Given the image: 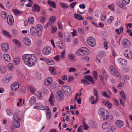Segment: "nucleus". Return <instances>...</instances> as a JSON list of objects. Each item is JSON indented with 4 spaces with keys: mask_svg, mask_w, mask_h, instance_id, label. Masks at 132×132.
Returning <instances> with one entry per match:
<instances>
[{
    "mask_svg": "<svg viewBox=\"0 0 132 132\" xmlns=\"http://www.w3.org/2000/svg\"><path fill=\"white\" fill-rule=\"evenodd\" d=\"M25 61L27 62L26 64L31 67L34 66L36 63L35 55L32 54H25Z\"/></svg>",
    "mask_w": 132,
    "mask_h": 132,
    "instance_id": "1",
    "label": "nucleus"
},
{
    "mask_svg": "<svg viewBox=\"0 0 132 132\" xmlns=\"http://www.w3.org/2000/svg\"><path fill=\"white\" fill-rule=\"evenodd\" d=\"M12 119L13 120L12 121V122L14 126V127L17 128H19L20 125V121L22 119V116H20L18 113L15 112L13 115Z\"/></svg>",
    "mask_w": 132,
    "mask_h": 132,
    "instance_id": "2",
    "label": "nucleus"
},
{
    "mask_svg": "<svg viewBox=\"0 0 132 132\" xmlns=\"http://www.w3.org/2000/svg\"><path fill=\"white\" fill-rule=\"evenodd\" d=\"M98 113L100 119L103 120L108 119L109 117V114L108 111L104 108H101L99 110Z\"/></svg>",
    "mask_w": 132,
    "mask_h": 132,
    "instance_id": "3",
    "label": "nucleus"
},
{
    "mask_svg": "<svg viewBox=\"0 0 132 132\" xmlns=\"http://www.w3.org/2000/svg\"><path fill=\"white\" fill-rule=\"evenodd\" d=\"M81 81L86 85H89L91 83L94 84L95 82V80L93 77L89 75L85 76L84 77V79L81 80Z\"/></svg>",
    "mask_w": 132,
    "mask_h": 132,
    "instance_id": "4",
    "label": "nucleus"
},
{
    "mask_svg": "<svg viewBox=\"0 0 132 132\" xmlns=\"http://www.w3.org/2000/svg\"><path fill=\"white\" fill-rule=\"evenodd\" d=\"M89 51L88 49L85 47H83L78 50L76 52V54L78 56H82L86 55Z\"/></svg>",
    "mask_w": 132,
    "mask_h": 132,
    "instance_id": "5",
    "label": "nucleus"
},
{
    "mask_svg": "<svg viewBox=\"0 0 132 132\" xmlns=\"http://www.w3.org/2000/svg\"><path fill=\"white\" fill-rule=\"evenodd\" d=\"M108 77V76L106 71L105 70H103L102 73L99 76V77L101 82L103 85H105L104 79L105 78V80H106Z\"/></svg>",
    "mask_w": 132,
    "mask_h": 132,
    "instance_id": "6",
    "label": "nucleus"
},
{
    "mask_svg": "<svg viewBox=\"0 0 132 132\" xmlns=\"http://www.w3.org/2000/svg\"><path fill=\"white\" fill-rule=\"evenodd\" d=\"M87 44L92 47L94 46L96 44V41L95 39L91 36L88 37L86 40Z\"/></svg>",
    "mask_w": 132,
    "mask_h": 132,
    "instance_id": "7",
    "label": "nucleus"
},
{
    "mask_svg": "<svg viewBox=\"0 0 132 132\" xmlns=\"http://www.w3.org/2000/svg\"><path fill=\"white\" fill-rule=\"evenodd\" d=\"M36 33L37 36L40 37L42 35L43 30V27L41 24H38L36 26Z\"/></svg>",
    "mask_w": 132,
    "mask_h": 132,
    "instance_id": "8",
    "label": "nucleus"
},
{
    "mask_svg": "<svg viewBox=\"0 0 132 132\" xmlns=\"http://www.w3.org/2000/svg\"><path fill=\"white\" fill-rule=\"evenodd\" d=\"M20 86V83L18 82H16L12 84L11 86V90L15 92L18 90Z\"/></svg>",
    "mask_w": 132,
    "mask_h": 132,
    "instance_id": "9",
    "label": "nucleus"
},
{
    "mask_svg": "<svg viewBox=\"0 0 132 132\" xmlns=\"http://www.w3.org/2000/svg\"><path fill=\"white\" fill-rule=\"evenodd\" d=\"M109 69L110 73L111 74L116 77L119 76V74L118 71L113 65H111L110 66Z\"/></svg>",
    "mask_w": 132,
    "mask_h": 132,
    "instance_id": "10",
    "label": "nucleus"
},
{
    "mask_svg": "<svg viewBox=\"0 0 132 132\" xmlns=\"http://www.w3.org/2000/svg\"><path fill=\"white\" fill-rule=\"evenodd\" d=\"M56 96V98L59 101H61L63 99L64 94L61 90H59L57 91Z\"/></svg>",
    "mask_w": 132,
    "mask_h": 132,
    "instance_id": "11",
    "label": "nucleus"
},
{
    "mask_svg": "<svg viewBox=\"0 0 132 132\" xmlns=\"http://www.w3.org/2000/svg\"><path fill=\"white\" fill-rule=\"evenodd\" d=\"M51 52V48L48 46H46L43 48V53L45 55H48Z\"/></svg>",
    "mask_w": 132,
    "mask_h": 132,
    "instance_id": "12",
    "label": "nucleus"
},
{
    "mask_svg": "<svg viewBox=\"0 0 132 132\" xmlns=\"http://www.w3.org/2000/svg\"><path fill=\"white\" fill-rule=\"evenodd\" d=\"M12 78V77L10 74H8L5 77H3L2 79V82L4 83L9 82Z\"/></svg>",
    "mask_w": 132,
    "mask_h": 132,
    "instance_id": "13",
    "label": "nucleus"
},
{
    "mask_svg": "<svg viewBox=\"0 0 132 132\" xmlns=\"http://www.w3.org/2000/svg\"><path fill=\"white\" fill-rule=\"evenodd\" d=\"M34 109H37L42 110H45V107L43 106V105L41 103H37L35 104V106L34 107Z\"/></svg>",
    "mask_w": 132,
    "mask_h": 132,
    "instance_id": "14",
    "label": "nucleus"
},
{
    "mask_svg": "<svg viewBox=\"0 0 132 132\" xmlns=\"http://www.w3.org/2000/svg\"><path fill=\"white\" fill-rule=\"evenodd\" d=\"M62 88L65 94H69L70 93L71 90L67 85H64L62 87Z\"/></svg>",
    "mask_w": 132,
    "mask_h": 132,
    "instance_id": "15",
    "label": "nucleus"
},
{
    "mask_svg": "<svg viewBox=\"0 0 132 132\" xmlns=\"http://www.w3.org/2000/svg\"><path fill=\"white\" fill-rule=\"evenodd\" d=\"M124 55L128 59H132V54L131 51L130 50H127L124 53Z\"/></svg>",
    "mask_w": 132,
    "mask_h": 132,
    "instance_id": "16",
    "label": "nucleus"
},
{
    "mask_svg": "<svg viewBox=\"0 0 132 132\" xmlns=\"http://www.w3.org/2000/svg\"><path fill=\"white\" fill-rule=\"evenodd\" d=\"M64 39L68 43L70 42L71 41V35L68 33L65 32L64 35Z\"/></svg>",
    "mask_w": 132,
    "mask_h": 132,
    "instance_id": "17",
    "label": "nucleus"
},
{
    "mask_svg": "<svg viewBox=\"0 0 132 132\" xmlns=\"http://www.w3.org/2000/svg\"><path fill=\"white\" fill-rule=\"evenodd\" d=\"M46 111V118L47 119H50L51 116V112L50 109L48 106L45 107V110Z\"/></svg>",
    "mask_w": 132,
    "mask_h": 132,
    "instance_id": "18",
    "label": "nucleus"
},
{
    "mask_svg": "<svg viewBox=\"0 0 132 132\" xmlns=\"http://www.w3.org/2000/svg\"><path fill=\"white\" fill-rule=\"evenodd\" d=\"M7 22L10 25H12L14 22V19L12 15H10L8 16L7 18Z\"/></svg>",
    "mask_w": 132,
    "mask_h": 132,
    "instance_id": "19",
    "label": "nucleus"
},
{
    "mask_svg": "<svg viewBox=\"0 0 132 132\" xmlns=\"http://www.w3.org/2000/svg\"><path fill=\"white\" fill-rule=\"evenodd\" d=\"M52 78L51 77H48L45 79L44 83L46 86H48L52 83Z\"/></svg>",
    "mask_w": 132,
    "mask_h": 132,
    "instance_id": "20",
    "label": "nucleus"
},
{
    "mask_svg": "<svg viewBox=\"0 0 132 132\" xmlns=\"http://www.w3.org/2000/svg\"><path fill=\"white\" fill-rule=\"evenodd\" d=\"M49 101L52 105L53 106L54 105L55 100L54 94L53 93H52L51 94Z\"/></svg>",
    "mask_w": 132,
    "mask_h": 132,
    "instance_id": "21",
    "label": "nucleus"
},
{
    "mask_svg": "<svg viewBox=\"0 0 132 132\" xmlns=\"http://www.w3.org/2000/svg\"><path fill=\"white\" fill-rule=\"evenodd\" d=\"M9 45L7 43H3L1 45V47L2 50L5 52H6L9 49Z\"/></svg>",
    "mask_w": 132,
    "mask_h": 132,
    "instance_id": "22",
    "label": "nucleus"
},
{
    "mask_svg": "<svg viewBox=\"0 0 132 132\" xmlns=\"http://www.w3.org/2000/svg\"><path fill=\"white\" fill-rule=\"evenodd\" d=\"M117 127L119 128H121L123 125V121L120 120H117L115 122Z\"/></svg>",
    "mask_w": 132,
    "mask_h": 132,
    "instance_id": "23",
    "label": "nucleus"
},
{
    "mask_svg": "<svg viewBox=\"0 0 132 132\" xmlns=\"http://www.w3.org/2000/svg\"><path fill=\"white\" fill-rule=\"evenodd\" d=\"M103 104L108 107L109 109H111L112 106V104L107 100H104L103 102Z\"/></svg>",
    "mask_w": 132,
    "mask_h": 132,
    "instance_id": "24",
    "label": "nucleus"
},
{
    "mask_svg": "<svg viewBox=\"0 0 132 132\" xmlns=\"http://www.w3.org/2000/svg\"><path fill=\"white\" fill-rule=\"evenodd\" d=\"M118 62L122 65H125L126 64L127 61L125 59L120 58L118 60Z\"/></svg>",
    "mask_w": 132,
    "mask_h": 132,
    "instance_id": "25",
    "label": "nucleus"
},
{
    "mask_svg": "<svg viewBox=\"0 0 132 132\" xmlns=\"http://www.w3.org/2000/svg\"><path fill=\"white\" fill-rule=\"evenodd\" d=\"M3 57L5 60L7 62H9L11 60V58L10 55L6 54L3 55Z\"/></svg>",
    "mask_w": 132,
    "mask_h": 132,
    "instance_id": "26",
    "label": "nucleus"
},
{
    "mask_svg": "<svg viewBox=\"0 0 132 132\" xmlns=\"http://www.w3.org/2000/svg\"><path fill=\"white\" fill-rule=\"evenodd\" d=\"M32 10L34 11L39 12L40 10V7L37 4H35L33 7Z\"/></svg>",
    "mask_w": 132,
    "mask_h": 132,
    "instance_id": "27",
    "label": "nucleus"
},
{
    "mask_svg": "<svg viewBox=\"0 0 132 132\" xmlns=\"http://www.w3.org/2000/svg\"><path fill=\"white\" fill-rule=\"evenodd\" d=\"M36 101V98L34 96H32L29 101V103L30 104L32 105L34 104Z\"/></svg>",
    "mask_w": 132,
    "mask_h": 132,
    "instance_id": "28",
    "label": "nucleus"
},
{
    "mask_svg": "<svg viewBox=\"0 0 132 132\" xmlns=\"http://www.w3.org/2000/svg\"><path fill=\"white\" fill-rule=\"evenodd\" d=\"M2 33L3 35L6 37L10 38L11 37L10 33L5 30H3Z\"/></svg>",
    "mask_w": 132,
    "mask_h": 132,
    "instance_id": "29",
    "label": "nucleus"
},
{
    "mask_svg": "<svg viewBox=\"0 0 132 132\" xmlns=\"http://www.w3.org/2000/svg\"><path fill=\"white\" fill-rule=\"evenodd\" d=\"M31 44V42L30 39L27 37H25V45L30 46Z\"/></svg>",
    "mask_w": 132,
    "mask_h": 132,
    "instance_id": "30",
    "label": "nucleus"
},
{
    "mask_svg": "<svg viewBox=\"0 0 132 132\" xmlns=\"http://www.w3.org/2000/svg\"><path fill=\"white\" fill-rule=\"evenodd\" d=\"M110 125L108 122H105L103 123L102 127L104 129H107L110 127Z\"/></svg>",
    "mask_w": 132,
    "mask_h": 132,
    "instance_id": "31",
    "label": "nucleus"
},
{
    "mask_svg": "<svg viewBox=\"0 0 132 132\" xmlns=\"http://www.w3.org/2000/svg\"><path fill=\"white\" fill-rule=\"evenodd\" d=\"M74 18L76 19L79 20H81L84 19V18L80 15L75 14L74 15Z\"/></svg>",
    "mask_w": 132,
    "mask_h": 132,
    "instance_id": "32",
    "label": "nucleus"
},
{
    "mask_svg": "<svg viewBox=\"0 0 132 132\" xmlns=\"http://www.w3.org/2000/svg\"><path fill=\"white\" fill-rule=\"evenodd\" d=\"M120 95L122 100L124 101H125L126 98V97L124 92L123 91H121L120 93Z\"/></svg>",
    "mask_w": 132,
    "mask_h": 132,
    "instance_id": "33",
    "label": "nucleus"
},
{
    "mask_svg": "<svg viewBox=\"0 0 132 132\" xmlns=\"http://www.w3.org/2000/svg\"><path fill=\"white\" fill-rule=\"evenodd\" d=\"M45 61L49 65H53L54 64V61L52 59H46Z\"/></svg>",
    "mask_w": 132,
    "mask_h": 132,
    "instance_id": "34",
    "label": "nucleus"
},
{
    "mask_svg": "<svg viewBox=\"0 0 132 132\" xmlns=\"http://www.w3.org/2000/svg\"><path fill=\"white\" fill-rule=\"evenodd\" d=\"M30 92L33 94L35 93L37 90V89L35 87L31 85L30 86Z\"/></svg>",
    "mask_w": 132,
    "mask_h": 132,
    "instance_id": "35",
    "label": "nucleus"
},
{
    "mask_svg": "<svg viewBox=\"0 0 132 132\" xmlns=\"http://www.w3.org/2000/svg\"><path fill=\"white\" fill-rule=\"evenodd\" d=\"M90 100L92 101L91 104H95L97 101L98 99L96 98V99H94V97L93 96H91L89 98Z\"/></svg>",
    "mask_w": 132,
    "mask_h": 132,
    "instance_id": "36",
    "label": "nucleus"
},
{
    "mask_svg": "<svg viewBox=\"0 0 132 132\" xmlns=\"http://www.w3.org/2000/svg\"><path fill=\"white\" fill-rule=\"evenodd\" d=\"M56 45L59 49H62L63 47V44L61 41L57 42Z\"/></svg>",
    "mask_w": 132,
    "mask_h": 132,
    "instance_id": "37",
    "label": "nucleus"
},
{
    "mask_svg": "<svg viewBox=\"0 0 132 132\" xmlns=\"http://www.w3.org/2000/svg\"><path fill=\"white\" fill-rule=\"evenodd\" d=\"M0 71L2 73H5L6 71L5 66L4 65H2L0 66Z\"/></svg>",
    "mask_w": 132,
    "mask_h": 132,
    "instance_id": "38",
    "label": "nucleus"
},
{
    "mask_svg": "<svg viewBox=\"0 0 132 132\" xmlns=\"http://www.w3.org/2000/svg\"><path fill=\"white\" fill-rule=\"evenodd\" d=\"M122 43L125 46H127V45L130 44L129 41L127 39H124L122 41Z\"/></svg>",
    "mask_w": 132,
    "mask_h": 132,
    "instance_id": "39",
    "label": "nucleus"
},
{
    "mask_svg": "<svg viewBox=\"0 0 132 132\" xmlns=\"http://www.w3.org/2000/svg\"><path fill=\"white\" fill-rule=\"evenodd\" d=\"M36 95L39 99H41L43 98V96L42 93L40 92H38L36 93Z\"/></svg>",
    "mask_w": 132,
    "mask_h": 132,
    "instance_id": "40",
    "label": "nucleus"
},
{
    "mask_svg": "<svg viewBox=\"0 0 132 132\" xmlns=\"http://www.w3.org/2000/svg\"><path fill=\"white\" fill-rule=\"evenodd\" d=\"M30 32L32 35H35L36 31L34 27L32 26L30 28Z\"/></svg>",
    "mask_w": 132,
    "mask_h": 132,
    "instance_id": "41",
    "label": "nucleus"
},
{
    "mask_svg": "<svg viewBox=\"0 0 132 132\" xmlns=\"http://www.w3.org/2000/svg\"><path fill=\"white\" fill-rule=\"evenodd\" d=\"M102 96L104 97H105L109 98H111V96L108 95L107 92L105 91H102Z\"/></svg>",
    "mask_w": 132,
    "mask_h": 132,
    "instance_id": "42",
    "label": "nucleus"
},
{
    "mask_svg": "<svg viewBox=\"0 0 132 132\" xmlns=\"http://www.w3.org/2000/svg\"><path fill=\"white\" fill-rule=\"evenodd\" d=\"M82 90V89H80L79 91V93H76L75 99V100H77L78 99V97L81 96L82 94L81 91Z\"/></svg>",
    "mask_w": 132,
    "mask_h": 132,
    "instance_id": "43",
    "label": "nucleus"
},
{
    "mask_svg": "<svg viewBox=\"0 0 132 132\" xmlns=\"http://www.w3.org/2000/svg\"><path fill=\"white\" fill-rule=\"evenodd\" d=\"M106 19V14L104 12H102L101 13V16L100 19L102 21H104Z\"/></svg>",
    "mask_w": 132,
    "mask_h": 132,
    "instance_id": "44",
    "label": "nucleus"
},
{
    "mask_svg": "<svg viewBox=\"0 0 132 132\" xmlns=\"http://www.w3.org/2000/svg\"><path fill=\"white\" fill-rule=\"evenodd\" d=\"M13 62L16 65L19 64L20 62V58H14L13 60Z\"/></svg>",
    "mask_w": 132,
    "mask_h": 132,
    "instance_id": "45",
    "label": "nucleus"
},
{
    "mask_svg": "<svg viewBox=\"0 0 132 132\" xmlns=\"http://www.w3.org/2000/svg\"><path fill=\"white\" fill-rule=\"evenodd\" d=\"M13 42L18 47H20L21 46L20 43L17 40L14 39L13 40Z\"/></svg>",
    "mask_w": 132,
    "mask_h": 132,
    "instance_id": "46",
    "label": "nucleus"
},
{
    "mask_svg": "<svg viewBox=\"0 0 132 132\" xmlns=\"http://www.w3.org/2000/svg\"><path fill=\"white\" fill-rule=\"evenodd\" d=\"M48 3L49 5L51 7L54 8H55L56 5L55 3L50 1L48 0Z\"/></svg>",
    "mask_w": 132,
    "mask_h": 132,
    "instance_id": "47",
    "label": "nucleus"
},
{
    "mask_svg": "<svg viewBox=\"0 0 132 132\" xmlns=\"http://www.w3.org/2000/svg\"><path fill=\"white\" fill-rule=\"evenodd\" d=\"M1 14L2 17L3 19H5L7 17V15L5 11H2Z\"/></svg>",
    "mask_w": 132,
    "mask_h": 132,
    "instance_id": "48",
    "label": "nucleus"
},
{
    "mask_svg": "<svg viewBox=\"0 0 132 132\" xmlns=\"http://www.w3.org/2000/svg\"><path fill=\"white\" fill-rule=\"evenodd\" d=\"M57 86V84L56 83H54L51 86V89L53 90H54Z\"/></svg>",
    "mask_w": 132,
    "mask_h": 132,
    "instance_id": "49",
    "label": "nucleus"
},
{
    "mask_svg": "<svg viewBox=\"0 0 132 132\" xmlns=\"http://www.w3.org/2000/svg\"><path fill=\"white\" fill-rule=\"evenodd\" d=\"M7 67L8 69L11 71H12L13 69V66L12 63H9L8 64Z\"/></svg>",
    "mask_w": 132,
    "mask_h": 132,
    "instance_id": "50",
    "label": "nucleus"
},
{
    "mask_svg": "<svg viewBox=\"0 0 132 132\" xmlns=\"http://www.w3.org/2000/svg\"><path fill=\"white\" fill-rule=\"evenodd\" d=\"M34 19L33 17H30L28 19V22L31 24H33L34 23Z\"/></svg>",
    "mask_w": 132,
    "mask_h": 132,
    "instance_id": "51",
    "label": "nucleus"
},
{
    "mask_svg": "<svg viewBox=\"0 0 132 132\" xmlns=\"http://www.w3.org/2000/svg\"><path fill=\"white\" fill-rule=\"evenodd\" d=\"M49 70L52 75H54L55 74V68L53 67L50 68Z\"/></svg>",
    "mask_w": 132,
    "mask_h": 132,
    "instance_id": "52",
    "label": "nucleus"
},
{
    "mask_svg": "<svg viewBox=\"0 0 132 132\" xmlns=\"http://www.w3.org/2000/svg\"><path fill=\"white\" fill-rule=\"evenodd\" d=\"M68 56L69 59L71 61H73L75 58L74 55L72 53H70L68 54Z\"/></svg>",
    "mask_w": 132,
    "mask_h": 132,
    "instance_id": "53",
    "label": "nucleus"
},
{
    "mask_svg": "<svg viewBox=\"0 0 132 132\" xmlns=\"http://www.w3.org/2000/svg\"><path fill=\"white\" fill-rule=\"evenodd\" d=\"M56 19V17L55 16H52L51 17L50 20L52 23H54Z\"/></svg>",
    "mask_w": 132,
    "mask_h": 132,
    "instance_id": "54",
    "label": "nucleus"
},
{
    "mask_svg": "<svg viewBox=\"0 0 132 132\" xmlns=\"http://www.w3.org/2000/svg\"><path fill=\"white\" fill-rule=\"evenodd\" d=\"M51 32L52 33H54L55 32L57 31V28L55 26H53L52 27Z\"/></svg>",
    "mask_w": 132,
    "mask_h": 132,
    "instance_id": "55",
    "label": "nucleus"
},
{
    "mask_svg": "<svg viewBox=\"0 0 132 132\" xmlns=\"http://www.w3.org/2000/svg\"><path fill=\"white\" fill-rule=\"evenodd\" d=\"M13 11L14 13L16 15H17L19 14H20L22 13L20 11L18 10L14 9L13 10Z\"/></svg>",
    "mask_w": 132,
    "mask_h": 132,
    "instance_id": "56",
    "label": "nucleus"
},
{
    "mask_svg": "<svg viewBox=\"0 0 132 132\" xmlns=\"http://www.w3.org/2000/svg\"><path fill=\"white\" fill-rule=\"evenodd\" d=\"M39 19L40 21L42 23L44 22L46 20V18L44 16H41L40 17Z\"/></svg>",
    "mask_w": 132,
    "mask_h": 132,
    "instance_id": "57",
    "label": "nucleus"
},
{
    "mask_svg": "<svg viewBox=\"0 0 132 132\" xmlns=\"http://www.w3.org/2000/svg\"><path fill=\"white\" fill-rule=\"evenodd\" d=\"M94 95L96 96V98L97 99H99L98 94L97 90L96 89H94Z\"/></svg>",
    "mask_w": 132,
    "mask_h": 132,
    "instance_id": "58",
    "label": "nucleus"
},
{
    "mask_svg": "<svg viewBox=\"0 0 132 132\" xmlns=\"http://www.w3.org/2000/svg\"><path fill=\"white\" fill-rule=\"evenodd\" d=\"M93 75L94 78L96 80H97L98 77V75L97 72L96 71H93Z\"/></svg>",
    "mask_w": 132,
    "mask_h": 132,
    "instance_id": "59",
    "label": "nucleus"
},
{
    "mask_svg": "<svg viewBox=\"0 0 132 132\" xmlns=\"http://www.w3.org/2000/svg\"><path fill=\"white\" fill-rule=\"evenodd\" d=\"M122 4L124 5L128 4L130 2V0H121Z\"/></svg>",
    "mask_w": 132,
    "mask_h": 132,
    "instance_id": "60",
    "label": "nucleus"
},
{
    "mask_svg": "<svg viewBox=\"0 0 132 132\" xmlns=\"http://www.w3.org/2000/svg\"><path fill=\"white\" fill-rule=\"evenodd\" d=\"M83 125L84 130H87L89 128V127L88 125L84 121H83Z\"/></svg>",
    "mask_w": 132,
    "mask_h": 132,
    "instance_id": "61",
    "label": "nucleus"
},
{
    "mask_svg": "<svg viewBox=\"0 0 132 132\" xmlns=\"http://www.w3.org/2000/svg\"><path fill=\"white\" fill-rule=\"evenodd\" d=\"M108 44L109 43L107 42H104L103 45L104 48L105 49L107 50L109 48Z\"/></svg>",
    "mask_w": 132,
    "mask_h": 132,
    "instance_id": "62",
    "label": "nucleus"
},
{
    "mask_svg": "<svg viewBox=\"0 0 132 132\" xmlns=\"http://www.w3.org/2000/svg\"><path fill=\"white\" fill-rule=\"evenodd\" d=\"M60 5L61 6L65 9H66L68 7V5L66 3H60Z\"/></svg>",
    "mask_w": 132,
    "mask_h": 132,
    "instance_id": "63",
    "label": "nucleus"
},
{
    "mask_svg": "<svg viewBox=\"0 0 132 132\" xmlns=\"http://www.w3.org/2000/svg\"><path fill=\"white\" fill-rule=\"evenodd\" d=\"M116 130V127L114 126H111L110 129L108 131V132H113Z\"/></svg>",
    "mask_w": 132,
    "mask_h": 132,
    "instance_id": "64",
    "label": "nucleus"
}]
</instances>
